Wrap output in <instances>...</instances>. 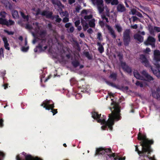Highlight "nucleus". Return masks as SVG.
I'll return each mask as SVG.
<instances>
[{
	"instance_id": "nucleus-52",
	"label": "nucleus",
	"mask_w": 160,
	"mask_h": 160,
	"mask_svg": "<svg viewBox=\"0 0 160 160\" xmlns=\"http://www.w3.org/2000/svg\"><path fill=\"white\" fill-rule=\"evenodd\" d=\"M154 30L158 32H160V28L154 27Z\"/></svg>"
},
{
	"instance_id": "nucleus-62",
	"label": "nucleus",
	"mask_w": 160,
	"mask_h": 160,
	"mask_svg": "<svg viewBox=\"0 0 160 160\" xmlns=\"http://www.w3.org/2000/svg\"><path fill=\"white\" fill-rule=\"evenodd\" d=\"M69 3L71 4L75 2V0H68Z\"/></svg>"
},
{
	"instance_id": "nucleus-36",
	"label": "nucleus",
	"mask_w": 160,
	"mask_h": 160,
	"mask_svg": "<svg viewBox=\"0 0 160 160\" xmlns=\"http://www.w3.org/2000/svg\"><path fill=\"white\" fill-rule=\"evenodd\" d=\"M25 28L29 30H31L33 28L31 25L27 24L25 26Z\"/></svg>"
},
{
	"instance_id": "nucleus-10",
	"label": "nucleus",
	"mask_w": 160,
	"mask_h": 160,
	"mask_svg": "<svg viewBox=\"0 0 160 160\" xmlns=\"http://www.w3.org/2000/svg\"><path fill=\"white\" fill-rule=\"evenodd\" d=\"M14 22L12 20H9V22L7 21L5 19L0 18V24L5 25L7 26L13 25Z\"/></svg>"
},
{
	"instance_id": "nucleus-4",
	"label": "nucleus",
	"mask_w": 160,
	"mask_h": 160,
	"mask_svg": "<svg viewBox=\"0 0 160 160\" xmlns=\"http://www.w3.org/2000/svg\"><path fill=\"white\" fill-rule=\"evenodd\" d=\"M138 139L139 140H143V141L140 142V143H144L145 142H147V148L150 150H152L151 148V146L149 144H152L153 143L152 141H150L146 138V136H142L141 134L139 132L138 134Z\"/></svg>"
},
{
	"instance_id": "nucleus-44",
	"label": "nucleus",
	"mask_w": 160,
	"mask_h": 160,
	"mask_svg": "<svg viewBox=\"0 0 160 160\" xmlns=\"http://www.w3.org/2000/svg\"><path fill=\"white\" fill-rule=\"evenodd\" d=\"M36 16H38L39 14H41V10L40 8H38V9L36 10Z\"/></svg>"
},
{
	"instance_id": "nucleus-23",
	"label": "nucleus",
	"mask_w": 160,
	"mask_h": 160,
	"mask_svg": "<svg viewBox=\"0 0 160 160\" xmlns=\"http://www.w3.org/2000/svg\"><path fill=\"white\" fill-rule=\"evenodd\" d=\"M105 152L104 150L102 148H98L96 150L95 155H96L98 154L102 155L105 153Z\"/></svg>"
},
{
	"instance_id": "nucleus-61",
	"label": "nucleus",
	"mask_w": 160,
	"mask_h": 160,
	"mask_svg": "<svg viewBox=\"0 0 160 160\" xmlns=\"http://www.w3.org/2000/svg\"><path fill=\"white\" fill-rule=\"evenodd\" d=\"M131 12L132 14L134 15L136 13V10L135 9H132L131 10Z\"/></svg>"
},
{
	"instance_id": "nucleus-13",
	"label": "nucleus",
	"mask_w": 160,
	"mask_h": 160,
	"mask_svg": "<svg viewBox=\"0 0 160 160\" xmlns=\"http://www.w3.org/2000/svg\"><path fill=\"white\" fill-rule=\"evenodd\" d=\"M152 96L157 99L160 100V89L158 88L157 89L156 92H152Z\"/></svg>"
},
{
	"instance_id": "nucleus-51",
	"label": "nucleus",
	"mask_w": 160,
	"mask_h": 160,
	"mask_svg": "<svg viewBox=\"0 0 160 160\" xmlns=\"http://www.w3.org/2000/svg\"><path fill=\"white\" fill-rule=\"evenodd\" d=\"M68 21H69L68 18L67 17L64 18L62 20V21L64 22H68Z\"/></svg>"
},
{
	"instance_id": "nucleus-2",
	"label": "nucleus",
	"mask_w": 160,
	"mask_h": 160,
	"mask_svg": "<svg viewBox=\"0 0 160 160\" xmlns=\"http://www.w3.org/2000/svg\"><path fill=\"white\" fill-rule=\"evenodd\" d=\"M139 59L140 62L146 67L150 68L154 74L158 77H160V65L159 64L154 63V65L156 66L157 70L155 69L151 66L149 61L145 55L143 54L140 55Z\"/></svg>"
},
{
	"instance_id": "nucleus-53",
	"label": "nucleus",
	"mask_w": 160,
	"mask_h": 160,
	"mask_svg": "<svg viewBox=\"0 0 160 160\" xmlns=\"http://www.w3.org/2000/svg\"><path fill=\"white\" fill-rule=\"evenodd\" d=\"M80 24V21L79 20H77L75 22V24L76 27H78Z\"/></svg>"
},
{
	"instance_id": "nucleus-8",
	"label": "nucleus",
	"mask_w": 160,
	"mask_h": 160,
	"mask_svg": "<svg viewBox=\"0 0 160 160\" xmlns=\"http://www.w3.org/2000/svg\"><path fill=\"white\" fill-rule=\"evenodd\" d=\"M105 82L108 85H111L112 87H115L116 88H118V89H122L123 90H127L128 89V87L127 86H126L125 87H124L122 86L121 87V88H120V86L118 85H116L114 83L110 82L108 81H106Z\"/></svg>"
},
{
	"instance_id": "nucleus-9",
	"label": "nucleus",
	"mask_w": 160,
	"mask_h": 160,
	"mask_svg": "<svg viewBox=\"0 0 160 160\" xmlns=\"http://www.w3.org/2000/svg\"><path fill=\"white\" fill-rule=\"evenodd\" d=\"M40 40H41V42L37 46L36 48L39 49V52H41L42 51H43L42 47L44 45H46V38L40 39Z\"/></svg>"
},
{
	"instance_id": "nucleus-47",
	"label": "nucleus",
	"mask_w": 160,
	"mask_h": 160,
	"mask_svg": "<svg viewBox=\"0 0 160 160\" xmlns=\"http://www.w3.org/2000/svg\"><path fill=\"white\" fill-rule=\"evenodd\" d=\"M48 27L49 29L50 30H53V29L52 28V25L51 23H49L48 24Z\"/></svg>"
},
{
	"instance_id": "nucleus-27",
	"label": "nucleus",
	"mask_w": 160,
	"mask_h": 160,
	"mask_svg": "<svg viewBox=\"0 0 160 160\" xmlns=\"http://www.w3.org/2000/svg\"><path fill=\"white\" fill-rule=\"evenodd\" d=\"M97 45L99 46L98 50L100 53H102L104 51V48L102 46V45H101V43L98 42Z\"/></svg>"
},
{
	"instance_id": "nucleus-28",
	"label": "nucleus",
	"mask_w": 160,
	"mask_h": 160,
	"mask_svg": "<svg viewBox=\"0 0 160 160\" xmlns=\"http://www.w3.org/2000/svg\"><path fill=\"white\" fill-rule=\"evenodd\" d=\"M72 64L74 68H76L80 64L79 62L77 60H74L72 62Z\"/></svg>"
},
{
	"instance_id": "nucleus-30",
	"label": "nucleus",
	"mask_w": 160,
	"mask_h": 160,
	"mask_svg": "<svg viewBox=\"0 0 160 160\" xmlns=\"http://www.w3.org/2000/svg\"><path fill=\"white\" fill-rule=\"evenodd\" d=\"M95 20L94 19H93L89 21V24L90 27L93 28L95 27Z\"/></svg>"
},
{
	"instance_id": "nucleus-34",
	"label": "nucleus",
	"mask_w": 160,
	"mask_h": 160,
	"mask_svg": "<svg viewBox=\"0 0 160 160\" xmlns=\"http://www.w3.org/2000/svg\"><path fill=\"white\" fill-rule=\"evenodd\" d=\"M21 16L25 19H26L27 21L28 20V16H26L22 12H20Z\"/></svg>"
},
{
	"instance_id": "nucleus-42",
	"label": "nucleus",
	"mask_w": 160,
	"mask_h": 160,
	"mask_svg": "<svg viewBox=\"0 0 160 160\" xmlns=\"http://www.w3.org/2000/svg\"><path fill=\"white\" fill-rule=\"evenodd\" d=\"M6 15V13L5 12H2L0 13L1 15L2 18H4Z\"/></svg>"
},
{
	"instance_id": "nucleus-24",
	"label": "nucleus",
	"mask_w": 160,
	"mask_h": 160,
	"mask_svg": "<svg viewBox=\"0 0 160 160\" xmlns=\"http://www.w3.org/2000/svg\"><path fill=\"white\" fill-rule=\"evenodd\" d=\"M12 15L13 18L15 19L18 18L19 16L18 12L17 10H13L12 11Z\"/></svg>"
},
{
	"instance_id": "nucleus-37",
	"label": "nucleus",
	"mask_w": 160,
	"mask_h": 160,
	"mask_svg": "<svg viewBox=\"0 0 160 160\" xmlns=\"http://www.w3.org/2000/svg\"><path fill=\"white\" fill-rule=\"evenodd\" d=\"M118 56L119 57V60L121 62H122V60L123 58V55L120 53L118 52Z\"/></svg>"
},
{
	"instance_id": "nucleus-16",
	"label": "nucleus",
	"mask_w": 160,
	"mask_h": 160,
	"mask_svg": "<svg viewBox=\"0 0 160 160\" xmlns=\"http://www.w3.org/2000/svg\"><path fill=\"white\" fill-rule=\"evenodd\" d=\"M51 2L54 6H57L59 7L64 8V6L63 5L60 1L59 0H51Z\"/></svg>"
},
{
	"instance_id": "nucleus-48",
	"label": "nucleus",
	"mask_w": 160,
	"mask_h": 160,
	"mask_svg": "<svg viewBox=\"0 0 160 160\" xmlns=\"http://www.w3.org/2000/svg\"><path fill=\"white\" fill-rule=\"evenodd\" d=\"M28 47L26 48L23 47H22V50L23 52H27L28 50Z\"/></svg>"
},
{
	"instance_id": "nucleus-20",
	"label": "nucleus",
	"mask_w": 160,
	"mask_h": 160,
	"mask_svg": "<svg viewBox=\"0 0 160 160\" xmlns=\"http://www.w3.org/2000/svg\"><path fill=\"white\" fill-rule=\"evenodd\" d=\"M107 4L111 3L112 5H117L119 3L118 0H105Z\"/></svg>"
},
{
	"instance_id": "nucleus-64",
	"label": "nucleus",
	"mask_w": 160,
	"mask_h": 160,
	"mask_svg": "<svg viewBox=\"0 0 160 160\" xmlns=\"http://www.w3.org/2000/svg\"><path fill=\"white\" fill-rule=\"evenodd\" d=\"M84 14H87V12L86 10H83L82 11L81 14H84Z\"/></svg>"
},
{
	"instance_id": "nucleus-63",
	"label": "nucleus",
	"mask_w": 160,
	"mask_h": 160,
	"mask_svg": "<svg viewBox=\"0 0 160 160\" xmlns=\"http://www.w3.org/2000/svg\"><path fill=\"white\" fill-rule=\"evenodd\" d=\"M132 18H133V22H135V21H136V20H138V19L137 17H136V16H133Z\"/></svg>"
},
{
	"instance_id": "nucleus-59",
	"label": "nucleus",
	"mask_w": 160,
	"mask_h": 160,
	"mask_svg": "<svg viewBox=\"0 0 160 160\" xmlns=\"http://www.w3.org/2000/svg\"><path fill=\"white\" fill-rule=\"evenodd\" d=\"M99 24L102 27H103L104 25V23L102 21H100L99 22Z\"/></svg>"
},
{
	"instance_id": "nucleus-31",
	"label": "nucleus",
	"mask_w": 160,
	"mask_h": 160,
	"mask_svg": "<svg viewBox=\"0 0 160 160\" xmlns=\"http://www.w3.org/2000/svg\"><path fill=\"white\" fill-rule=\"evenodd\" d=\"M96 4L97 5V6L103 4V0H95V5Z\"/></svg>"
},
{
	"instance_id": "nucleus-43",
	"label": "nucleus",
	"mask_w": 160,
	"mask_h": 160,
	"mask_svg": "<svg viewBox=\"0 0 160 160\" xmlns=\"http://www.w3.org/2000/svg\"><path fill=\"white\" fill-rule=\"evenodd\" d=\"M105 10L106 12V15L108 16H109V10L108 9V8L106 7V6H105Z\"/></svg>"
},
{
	"instance_id": "nucleus-54",
	"label": "nucleus",
	"mask_w": 160,
	"mask_h": 160,
	"mask_svg": "<svg viewBox=\"0 0 160 160\" xmlns=\"http://www.w3.org/2000/svg\"><path fill=\"white\" fill-rule=\"evenodd\" d=\"M104 150L105 152H109L110 153H112V151L110 149H106Z\"/></svg>"
},
{
	"instance_id": "nucleus-50",
	"label": "nucleus",
	"mask_w": 160,
	"mask_h": 160,
	"mask_svg": "<svg viewBox=\"0 0 160 160\" xmlns=\"http://www.w3.org/2000/svg\"><path fill=\"white\" fill-rule=\"evenodd\" d=\"M102 37L101 34L99 32L98 33V37L97 38L99 39L100 40H102V38H101Z\"/></svg>"
},
{
	"instance_id": "nucleus-58",
	"label": "nucleus",
	"mask_w": 160,
	"mask_h": 160,
	"mask_svg": "<svg viewBox=\"0 0 160 160\" xmlns=\"http://www.w3.org/2000/svg\"><path fill=\"white\" fill-rule=\"evenodd\" d=\"M74 30V28L73 26H71L70 27L69 29V31L71 32H73Z\"/></svg>"
},
{
	"instance_id": "nucleus-41",
	"label": "nucleus",
	"mask_w": 160,
	"mask_h": 160,
	"mask_svg": "<svg viewBox=\"0 0 160 160\" xmlns=\"http://www.w3.org/2000/svg\"><path fill=\"white\" fill-rule=\"evenodd\" d=\"M92 17V15H89L85 16L84 17V18L86 19H91Z\"/></svg>"
},
{
	"instance_id": "nucleus-57",
	"label": "nucleus",
	"mask_w": 160,
	"mask_h": 160,
	"mask_svg": "<svg viewBox=\"0 0 160 160\" xmlns=\"http://www.w3.org/2000/svg\"><path fill=\"white\" fill-rule=\"evenodd\" d=\"M41 26L39 25L36 28V31L37 32L38 31H39V30H40Z\"/></svg>"
},
{
	"instance_id": "nucleus-22",
	"label": "nucleus",
	"mask_w": 160,
	"mask_h": 160,
	"mask_svg": "<svg viewBox=\"0 0 160 160\" xmlns=\"http://www.w3.org/2000/svg\"><path fill=\"white\" fill-rule=\"evenodd\" d=\"M81 23L83 27L84 31H86L89 27L88 23L86 22L85 21L82 19H81Z\"/></svg>"
},
{
	"instance_id": "nucleus-12",
	"label": "nucleus",
	"mask_w": 160,
	"mask_h": 160,
	"mask_svg": "<svg viewBox=\"0 0 160 160\" xmlns=\"http://www.w3.org/2000/svg\"><path fill=\"white\" fill-rule=\"evenodd\" d=\"M117 5L116 8L117 12H126V9L124 5L121 4H118V3Z\"/></svg>"
},
{
	"instance_id": "nucleus-46",
	"label": "nucleus",
	"mask_w": 160,
	"mask_h": 160,
	"mask_svg": "<svg viewBox=\"0 0 160 160\" xmlns=\"http://www.w3.org/2000/svg\"><path fill=\"white\" fill-rule=\"evenodd\" d=\"M39 39H40V38H34V39H33V40L32 41V43L33 44H35L36 42L38 41V40Z\"/></svg>"
},
{
	"instance_id": "nucleus-26",
	"label": "nucleus",
	"mask_w": 160,
	"mask_h": 160,
	"mask_svg": "<svg viewBox=\"0 0 160 160\" xmlns=\"http://www.w3.org/2000/svg\"><path fill=\"white\" fill-rule=\"evenodd\" d=\"M98 9L99 11V13L101 14L104 11V4L102 5H99L97 6Z\"/></svg>"
},
{
	"instance_id": "nucleus-25",
	"label": "nucleus",
	"mask_w": 160,
	"mask_h": 160,
	"mask_svg": "<svg viewBox=\"0 0 160 160\" xmlns=\"http://www.w3.org/2000/svg\"><path fill=\"white\" fill-rule=\"evenodd\" d=\"M148 28L150 33L151 34L154 35L155 31L154 27L153 28L152 26L149 24L148 25Z\"/></svg>"
},
{
	"instance_id": "nucleus-21",
	"label": "nucleus",
	"mask_w": 160,
	"mask_h": 160,
	"mask_svg": "<svg viewBox=\"0 0 160 160\" xmlns=\"http://www.w3.org/2000/svg\"><path fill=\"white\" fill-rule=\"evenodd\" d=\"M133 74L134 77L137 79H140L141 80L144 79V78L143 77L140 75L137 71L134 72H133Z\"/></svg>"
},
{
	"instance_id": "nucleus-56",
	"label": "nucleus",
	"mask_w": 160,
	"mask_h": 160,
	"mask_svg": "<svg viewBox=\"0 0 160 160\" xmlns=\"http://www.w3.org/2000/svg\"><path fill=\"white\" fill-rule=\"evenodd\" d=\"M87 32L89 33H92L93 32V31L91 28H89Z\"/></svg>"
},
{
	"instance_id": "nucleus-3",
	"label": "nucleus",
	"mask_w": 160,
	"mask_h": 160,
	"mask_svg": "<svg viewBox=\"0 0 160 160\" xmlns=\"http://www.w3.org/2000/svg\"><path fill=\"white\" fill-rule=\"evenodd\" d=\"M130 30L129 29L126 30L123 33V41L124 44L125 46L128 45L130 41Z\"/></svg>"
},
{
	"instance_id": "nucleus-40",
	"label": "nucleus",
	"mask_w": 160,
	"mask_h": 160,
	"mask_svg": "<svg viewBox=\"0 0 160 160\" xmlns=\"http://www.w3.org/2000/svg\"><path fill=\"white\" fill-rule=\"evenodd\" d=\"M124 70L128 73H130L132 72L131 68L128 66Z\"/></svg>"
},
{
	"instance_id": "nucleus-39",
	"label": "nucleus",
	"mask_w": 160,
	"mask_h": 160,
	"mask_svg": "<svg viewBox=\"0 0 160 160\" xmlns=\"http://www.w3.org/2000/svg\"><path fill=\"white\" fill-rule=\"evenodd\" d=\"M136 84L137 86H139L141 87H142L143 86V84L139 81H137L136 83Z\"/></svg>"
},
{
	"instance_id": "nucleus-18",
	"label": "nucleus",
	"mask_w": 160,
	"mask_h": 160,
	"mask_svg": "<svg viewBox=\"0 0 160 160\" xmlns=\"http://www.w3.org/2000/svg\"><path fill=\"white\" fill-rule=\"evenodd\" d=\"M106 27L109 31V33L112 35L113 38H116V35L115 34L114 31L112 28L108 25H107Z\"/></svg>"
},
{
	"instance_id": "nucleus-29",
	"label": "nucleus",
	"mask_w": 160,
	"mask_h": 160,
	"mask_svg": "<svg viewBox=\"0 0 160 160\" xmlns=\"http://www.w3.org/2000/svg\"><path fill=\"white\" fill-rule=\"evenodd\" d=\"M101 114L99 115L97 113L95 112H94L92 113V117L94 119H99L100 117Z\"/></svg>"
},
{
	"instance_id": "nucleus-32",
	"label": "nucleus",
	"mask_w": 160,
	"mask_h": 160,
	"mask_svg": "<svg viewBox=\"0 0 160 160\" xmlns=\"http://www.w3.org/2000/svg\"><path fill=\"white\" fill-rule=\"evenodd\" d=\"M84 54L85 56L87 58L91 60L92 59V56L88 52H85L84 53Z\"/></svg>"
},
{
	"instance_id": "nucleus-1",
	"label": "nucleus",
	"mask_w": 160,
	"mask_h": 160,
	"mask_svg": "<svg viewBox=\"0 0 160 160\" xmlns=\"http://www.w3.org/2000/svg\"><path fill=\"white\" fill-rule=\"evenodd\" d=\"M111 105H113V106L112 108H110L112 113L109 114V118L108 120L106 121L105 119H101L98 120V122L103 123V125L101 127L103 130L105 129V128L108 126L109 129L112 130V126L114 124L115 120L118 121L121 119L120 110L118 104L113 101L111 103Z\"/></svg>"
},
{
	"instance_id": "nucleus-38",
	"label": "nucleus",
	"mask_w": 160,
	"mask_h": 160,
	"mask_svg": "<svg viewBox=\"0 0 160 160\" xmlns=\"http://www.w3.org/2000/svg\"><path fill=\"white\" fill-rule=\"evenodd\" d=\"M120 62L121 63V67L123 70L125 69L128 66L126 64V63L125 62Z\"/></svg>"
},
{
	"instance_id": "nucleus-14",
	"label": "nucleus",
	"mask_w": 160,
	"mask_h": 160,
	"mask_svg": "<svg viewBox=\"0 0 160 160\" xmlns=\"http://www.w3.org/2000/svg\"><path fill=\"white\" fill-rule=\"evenodd\" d=\"M38 37L42 39L43 38H46L45 36L47 34V32L45 30H40L37 32Z\"/></svg>"
},
{
	"instance_id": "nucleus-6",
	"label": "nucleus",
	"mask_w": 160,
	"mask_h": 160,
	"mask_svg": "<svg viewBox=\"0 0 160 160\" xmlns=\"http://www.w3.org/2000/svg\"><path fill=\"white\" fill-rule=\"evenodd\" d=\"M155 41V39L154 38L151 36H149L147 40L144 42V43L146 45H150L152 48H154L155 47L154 44Z\"/></svg>"
},
{
	"instance_id": "nucleus-17",
	"label": "nucleus",
	"mask_w": 160,
	"mask_h": 160,
	"mask_svg": "<svg viewBox=\"0 0 160 160\" xmlns=\"http://www.w3.org/2000/svg\"><path fill=\"white\" fill-rule=\"evenodd\" d=\"M142 74L143 75L148 81H151L153 80L152 76L149 75L145 70H143L141 72Z\"/></svg>"
},
{
	"instance_id": "nucleus-49",
	"label": "nucleus",
	"mask_w": 160,
	"mask_h": 160,
	"mask_svg": "<svg viewBox=\"0 0 160 160\" xmlns=\"http://www.w3.org/2000/svg\"><path fill=\"white\" fill-rule=\"evenodd\" d=\"M8 45L9 44L8 43V42L4 43V46L6 49L8 50H9L10 49L8 47Z\"/></svg>"
},
{
	"instance_id": "nucleus-45",
	"label": "nucleus",
	"mask_w": 160,
	"mask_h": 160,
	"mask_svg": "<svg viewBox=\"0 0 160 160\" xmlns=\"http://www.w3.org/2000/svg\"><path fill=\"white\" fill-rule=\"evenodd\" d=\"M4 32L7 33L8 35H13L14 34V32H9L7 30H4Z\"/></svg>"
},
{
	"instance_id": "nucleus-7",
	"label": "nucleus",
	"mask_w": 160,
	"mask_h": 160,
	"mask_svg": "<svg viewBox=\"0 0 160 160\" xmlns=\"http://www.w3.org/2000/svg\"><path fill=\"white\" fill-rule=\"evenodd\" d=\"M153 60L155 62L154 64L158 63V62L160 61V52L159 50H156L154 51Z\"/></svg>"
},
{
	"instance_id": "nucleus-33",
	"label": "nucleus",
	"mask_w": 160,
	"mask_h": 160,
	"mask_svg": "<svg viewBox=\"0 0 160 160\" xmlns=\"http://www.w3.org/2000/svg\"><path fill=\"white\" fill-rule=\"evenodd\" d=\"M109 77L111 78H112L113 80H115L117 78V75L114 73H111L110 74Z\"/></svg>"
},
{
	"instance_id": "nucleus-35",
	"label": "nucleus",
	"mask_w": 160,
	"mask_h": 160,
	"mask_svg": "<svg viewBox=\"0 0 160 160\" xmlns=\"http://www.w3.org/2000/svg\"><path fill=\"white\" fill-rule=\"evenodd\" d=\"M115 28L117 29L118 32H121L122 30V27L119 25H116L115 26Z\"/></svg>"
},
{
	"instance_id": "nucleus-15",
	"label": "nucleus",
	"mask_w": 160,
	"mask_h": 160,
	"mask_svg": "<svg viewBox=\"0 0 160 160\" xmlns=\"http://www.w3.org/2000/svg\"><path fill=\"white\" fill-rule=\"evenodd\" d=\"M44 104H45L44 107L46 108V109L49 110L50 108H51L52 110L51 111L53 113V115L57 113V110L53 109L54 106L53 105H49L47 106L45 103H43L42 104V106H43Z\"/></svg>"
},
{
	"instance_id": "nucleus-60",
	"label": "nucleus",
	"mask_w": 160,
	"mask_h": 160,
	"mask_svg": "<svg viewBox=\"0 0 160 160\" xmlns=\"http://www.w3.org/2000/svg\"><path fill=\"white\" fill-rule=\"evenodd\" d=\"M131 28L133 29H137L138 28V26L137 24H135L134 25H131Z\"/></svg>"
},
{
	"instance_id": "nucleus-11",
	"label": "nucleus",
	"mask_w": 160,
	"mask_h": 160,
	"mask_svg": "<svg viewBox=\"0 0 160 160\" xmlns=\"http://www.w3.org/2000/svg\"><path fill=\"white\" fill-rule=\"evenodd\" d=\"M41 15L42 16H45L47 18H50L52 17V13L51 12L44 10L41 13Z\"/></svg>"
},
{
	"instance_id": "nucleus-5",
	"label": "nucleus",
	"mask_w": 160,
	"mask_h": 160,
	"mask_svg": "<svg viewBox=\"0 0 160 160\" xmlns=\"http://www.w3.org/2000/svg\"><path fill=\"white\" fill-rule=\"evenodd\" d=\"M140 145L142 146V151H139L138 149L137 146H136V151L138 152V154H143L145 152H148V153L152 152V150H150L147 148V142H145L144 143H141Z\"/></svg>"
},
{
	"instance_id": "nucleus-19",
	"label": "nucleus",
	"mask_w": 160,
	"mask_h": 160,
	"mask_svg": "<svg viewBox=\"0 0 160 160\" xmlns=\"http://www.w3.org/2000/svg\"><path fill=\"white\" fill-rule=\"evenodd\" d=\"M134 38L140 42H142L143 41V37L139 34H136L134 35Z\"/></svg>"
},
{
	"instance_id": "nucleus-55",
	"label": "nucleus",
	"mask_w": 160,
	"mask_h": 160,
	"mask_svg": "<svg viewBox=\"0 0 160 160\" xmlns=\"http://www.w3.org/2000/svg\"><path fill=\"white\" fill-rule=\"evenodd\" d=\"M71 25V24L70 23L66 24L65 27L66 28H68L70 27Z\"/></svg>"
}]
</instances>
